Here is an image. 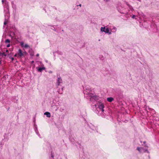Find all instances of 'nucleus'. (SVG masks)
<instances>
[{"mask_svg": "<svg viewBox=\"0 0 159 159\" xmlns=\"http://www.w3.org/2000/svg\"><path fill=\"white\" fill-rule=\"evenodd\" d=\"M42 67L39 68L38 69L37 67L36 68L38 71L41 72L43 70L45 69V68L44 67V65L43 64L42 65Z\"/></svg>", "mask_w": 159, "mask_h": 159, "instance_id": "nucleus-6", "label": "nucleus"}, {"mask_svg": "<svg viewBox=\"0 0 159 159\" xmlns=\"http://www.w3.org/2000/svg\"><path fill=\"white\" fill-rule=\"evenodd\" d=\"M62 80L60 76L58 77L57 80V82L56 83V85L57 86H58L60 85L62 83Z\"/></svg>", "mask_w": 159, "mask_h": 159, "instance_id": "nucleus-1", "label": "nucleus"}, {"mask_svg": "<svg viewBox=\"0 0 159 159\" xmlns=\"http://www.w3.org/2000/svg\"><path fill=\"white\" fill-rule=\"evenodd\" d=\"M77 6H80V7H81V4H79V5H78Z\"/></svg>", "mask_w": 159, "mask_h": 159, "instance_id": "nucleus-25", "label": "nucleus"}, {"mask_svg": "<svg viewBox=\"0 0 159 159\" xmlns=\"http://www.w3.org/2000/svg\"><path fill=\"white\" fill-rule=\"evenodd\" d=\"M7 21H6V19H5V21L4 22V25H6V24H7Z\"/></svg>", "mask_w": 159, "mask_h": 159, "instance_id": "nucleus-15", "label": "nucleus"}, {"mask_svg": "<svg viewBox=\"0 0 159 159\" xmlns=\"http://www.w3.org/2000/svg\"><path fill=\"white\" fill-rule=\"evenodd\" d=\"M105 29H106L105 27H102L101 28V31L102 32H104Z\"/></svg>", "mask_w": 159, "mask_h": 159, "instance_id": "nucleus-11", "label": "nucleus"}, {"mask_svg": "<svg viewBox=\"0 0 159 159\" xmlns=\"http://www.w3.org/2000/svg\"><path fill=\"white\" fill-rule=\"evenodd\" d=\"M118 97H120V98H122L123 97V96L122 95H120V96L119 95Z\"/></svg>", "mask_w": 159, "mask_h": 159, "instance_id": "nucleus-18", "label": "nucleus"}, {"mask_svg": "<svg viewBox=\"0 0 159 159\" xmlns=\"http://www.w3.org/2000/svg\"><path fill=\"white\" fill-rule=\"evenodd\" d=\"M23 46L26 48L29 47V45L27 44H25Z\"/></svg>", "mask_w": 159, "mask_h": 159, "instance_id": "nucleus-14", "label": "nucleus"}, {"mask_svg": "<svg viewBox=\"0 0 159 159\" xmlns=\"http://www.w3.org/2000/svg\"><path fill=\"white\" fill-rule=\"evenodd\" d=\"M23 45H24V43L23 42H21V45L23 46Z\"/></svg>", "mask_w": 159, "mask_h": 159, "instance_id": "nucleus-23", "label": "nucleus"}, {"mask_svg": "<svg viewBox=\"0 0 159 159\" xmlns=\"http://www.w3.org/2000/svg\"><path fill=\"white\" fill-rule=\"evenodd\" d=\"M52 29L55 31H57L56 29L54 27H53V28H52Z\"/></svg>", "mask_w": 159, "mask_h": 159, "instance_id": "nucleus-19", "label": "nucleus"}, {"mask_svg": "<svg viewBox=\"0 0 159 159\" xmlns=\"http://www.w3.org/2000/svg\"><path fill=\"white\" fill-rule=\"evenodd\" d=\"M104 0V1H105L106 2H107L110 1V0Z\"/></svg>", "mask_w": 159, "mask_h": 159, "instance_id": "nucleus-24", "label": "nucleus"}, {"mask_svg": "<svg viewBox=\"0 0 159 159\" xmlns=\"http://www.w3.org/2000/svg\"><path fill=\"white\" fill-rule=\"evenodd\" d=\"M51 157L52 158H53L54 157V155L52 153H51Z\"/></svg>", "mask_w": 159, "mask_h": 159, "instance_id": "nucleus-16", "label": "nucleus"}, {"mask_svg": "<svg viewBox=\"0 0 159 159\" xmlns=\"http://www.w3.org/2000/svg\"><path fill=\"white\" fill-rule=\"evenodd\" d=\"M7 54H6L5 52L0 53V56H6Z\"/></svg>", "mask_w": 159, "mask_h": 159, "instance_id": "nucleus-10", "label": "nucleus"}, {"mask_svg": "<svg viewBox=\"0 0 159 159\" xmlns=\"http://www.w3.org/2000/svg\"><path fill=\"white\" fill-rule=\"evenodd\" d=\"M143 143H144L145 144V143L146 142H145V141H144V142Z\"/></svg>", "mask_w": 159, "mask_h": 159, "instance_id": "nucleus-34", "label": "nucleus"}, {"mask_svg": "<svg viewBox=\"0 0 159 159\" xmlns=\"http://www.w3.org/2000/svg\"><path fill=\"white\" fill-rule=\"evenodd\" d=\"M24 52H23L22 50L20 49H19L17 53L18 56L21 57L24 56Z\"/></svg>", "mask_w": 159, "mask_h": 159, "instance_id": "nucleus-5", "label": "nucleus"}, {"mask_svg": "<svg viewBox=\"0 0 159 159\" xmlns=\"http://www.w3.org/2000/svg\"><path fill=\"white\" fill-rule=\"evenodd\" d=\"M137 150L140 152V153H143L145 152H147L148 150L146 149H144L143 148L141 147H138L137 148Z\"/></svg>", "mask_w": 159, "mask_h": 159, "instance_id": "nucleus-2", "label": "nucleus"}, {"mask_svg": "<svg viewBox=\"0 0 159 159\" xmlns=\"http://www.w3.org/2000/svg\"><path fill=\"white\" fill-rule=\"evenodd\" d=\"M32 63H33L34 62V61H31Z\"/></svg>", "mask_w": 159, "mask_h": 159, "instance_id": "nucleus-31", "label": "nucleus"}, {"mask_svg": "<svg viewBox=\"0 0 159 159\" xmlns=\"http://www.w3.org/2000/svg\"><path fill=\"white\" fill-rule=\"evenodd\" d=\"M10 58H11L12 61H13L14 59V58L12 57H10Z\"/></svg>", "mask_w": 159, "mask_h": 159, "instance_id": "nucleus-20", "label": "nucleus"}, {"mask_svg": "<svg viewBox=\"0 0 159 159\" xmlns=\"http://www.w3.org/2000/svg\"><path fill=\"white\" fill-rule=\"evenodd\" d=\"M17 54H16L15 55H14V56L15 57H16L17 56Z\"/></svg>", "mask_w": 159, "mask_h": 159, "instance_id": "nucleus-28", "label": "nucleus"}, {"mask_svg": "<svg viewBox=\"0 0 159 159\" xmlns=\"http://www.w3.org/2000/svg\"><path fill=\"white\" fill-rule=\"evenodd\" d=\"M1 63H1V61H0V65L1 64Z\"/></svg>", "mask_w": 159, "mask_h": 159, "instance_id": "nucleus-33", "label": "nucleus"}, {"mask_svg": "<svg viewBox=\"0 0 159 159\" xmlns=\"http://www.w3.org/2000/svg\"><path fill=\"white\" fill-rule=\"evenodd\" d=\"M52 107H56V106L54 105L53 106H52Z\"/></svg>", "mask_w": 159, "mask_h": 159, "instance_id": "nucleus-29", "label": "nucleus"}, {"mask_svg": "<svg viewBox=\"0 0 159 159\" xmlns=\"http://www.w3.org/2000/svg\"><path fill=\"white\" fill-rule=\"evenodd\" d=\"M109 30L108 28H107L105 29L104 32L106 33H108L109 34H111V32H109Z\"/></svg>", "mask_w": 159, "mask_h": 159, "instance_id": "nucleus-9", "label": "nucleus"}, {"mask_svg": "<svg viewBox=\"0 0 159 159\" xmlns=\"http://www.w3.org/2000/svg\"><path fill=\"white\" fill-rule=\"evenodd\" d=\"M44 115H46L48 117H50L51 116L50 113L48 112H46L44 113Z\"/></svg>", "mask_w": 159, "mask_h": 159, "instance_id": "nucleus-7", "label": "nucleus"}, {"mask_svg": "<svg viewBox=\"0 0 159 159\" xmlns=\"http://www.w3.org/2000/svg\"><path fill=\"white\" fill-rule=\"evenodd\" d=\"M2 3H3L4 2V0H2Z\"/></svg>", "mask_w": 159, "mask_h": 159, "instance_id": "nucleus-27", "label": "nucleus"}, {"mask_svg": "<svg viewBox=\"0 0 159 159\" xmlns=\"http://www.w3.org/2000/svg\"><path fill=\"white\" fill-rule=\"evenodd\" d=\"M6 43H9L10 42V40L9 39H7L5 41Z\"/></svg>", "mask_w": 159, "mask_h": 159, "instance_id": "nucleus-13", "label": "nucleus"}, {"mask_svg": "<svg viewBox=\"0 0 159 159\" xmlns=\"http://www.w3.org/2000/svg\"><path fill=\"white\" fill-rule=\"evenodd\" d=\"M135 17V15H133V16H132V17L133 18H134V17Z\"/></svg>", "mask_w": 159, "mask_h": 159, "instance_id": "nucleus-21", "label": "nucleus"}, {"mask_svg": "<svg viewBox=\"0 0 159 159\" xmlns=\"http://www.w3.org/2000/svg\"><path fill=\"white\" fill-rule=\"evenodd\" d=\"M8 52V51L7 50H6V52Z\"/></svg>", "mask_w": 159, "mask_h": 159, "instance_id": "nucleus-30", "label": "nucleus"}, {"mask_svg": "<svg viewBox=\"0 0 159 159\" xmlns=\"http://www.w3.org/2000/svg\"><path fill=\"white\" fill-rule=\"evenodd\" d=\"M10 44L9 43L8 44H7V47H10Z\"/></svg>", "mask_w": 159, "mask_h": 159, "instance_id": "nucleus-22", "label": "nucleus"}, {"mask_svg": "<svg viewBox=\"0 0 159 159\" xmlns=\"http://www.w3.org/2000/svg\"><path fill=\"white\" fill-rule=\"evenodd\" d=\"M89 96L90 97V100L93 99L94 100L97 101L99 99V97L96 95H93L90 93L89 94Z\"/></svg>", "mask_w": 159, "mask_h": 159, "instance_id": "nucleus-3", "label": "nucleus"}, {"mask_svg": "<svg viewBox=\"0 0 159 159\" xmlns=\"http://www.w3.org/2000/svg\"><path fill=\"white\" fill-rule=\"evenodd\" d=\"M52 71H49V73H52Z\"/></svg>", "mask_w": 159, "mask_h": 159, "instance_id": "nucleus-32", "label": "nucleus"}, {"mask_svg": "<svg viewBox=\"0 0 159 159\" xmlns=\"http://www.w3.org/2000/svg\"><path fill=\"white\" fill-rule=\"evenodd\" d=\"M39 56V54H37V55H36V56L37 57H38Z\"/></svg>", "mask_w": 159, "mask_h": 159, "instance_id": "nucleus-26", "label": "nucleus"}, {"mask_svg": "<svg viewBox=\"0 0 159 159\" xmlns=\"http://www.w3.org/2000/svg\"><path fill=\"white\" fill-rule=\"evenodd\" d=\"M35 131H36V134H37L39 136V132H38V131L37 130H35Z\"/></svg>", "mask_w": 159, "mask_h": 159, "instance_id": "nucleus-17", "label": "nucleus"}, {"mask_svg": "<svg viewBox=\"0 0 159 159\" xmlns=\"http://www.w3.org/2000/svg\"><path fill=\"white\" fill-rule=\"evenodd\" d=\"M113 100V98L112 97H109L107 98V101L110 102H112Z\"/></svg>", "mask_w": 159, "mask_h": 159, "instance_id": "nucleus-8", "label": "nucleus"}, {"mask_svg": "<svg viewBox=\"0 0 159 159\" xmlns=\"http://www.w3.org/2000/svg\"><path fill=\"white\" fill-rule=\"evenodd\" d=\"M5 78H6V76H4Z\"/></svg>", "mask_w": 159, "mask_h": 159, "instance_id": "nucleus-35", "label": "nucleus"}, {"mask_svg": "<svg viewBox=\"0 0 159 159\" xmlns=\"http://www.w3.org/2000/svg\"><path fill=\"white\" fill-rule=\"evenodd\" d=\"M128 6L129 7V9L131 10H133V9L132 7L130 5H129V4H127Z\"/></svg>", "mask_w": 159, "mask_h": 159, "instance_id": "nucleus-12", "label": "nucleus"}, {"mask_svg": "<svg viewBox=\"0 0 159 159\" xmlns=\"http://www.w3.org/2000/svg\"><path fill=\"white\" fill-rule=\"evenodd\" d=\"M98 108L101 110L102 112H103L104 111V105L103 103H100L98 105Z\"/></svg>", "mask_w": 159, "mask_h": 159, "instance_id": "nucleus-4", "label": "nucleus"}]
</instances>
